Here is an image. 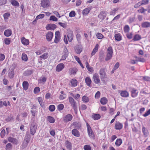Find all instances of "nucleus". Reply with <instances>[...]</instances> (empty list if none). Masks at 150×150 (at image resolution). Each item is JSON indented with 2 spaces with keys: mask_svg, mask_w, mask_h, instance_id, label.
I'll use <instances>...</instances> for the list:
<instances>
[{
  "mask_svg": "<svg viewBox=\"0 0 150 150\" xmlns=\"http://www.w3.org/2000/svg\"><path fill=\"white\" fill-rule=\"evenodd\" d=\"M122 143V139L121 138L117 139L115 142V145L117 146H120Z\"/></svg>",
  "mask_w": 150,
  "mask_h": 150,
  "instance_id": "7c9ffc66",
  "label": "nucleus"
},
{
  "mask_svg": "<svg viewBox=\"0 0 150 150\" xmlns=\"http://www.w3.org/2000/svg\"><path fill=\"white\" fill-rule=\"evenodd\" d=\"M38 100L39 103L40 105L42 107L43 106L44 104L43 102L42 99L41 97H39L38 98Z\"/></svg>",
  "mask_w": 150,
  "mask_h": 150,
  "instance_id": "09e8293b",
  "label": "nucleus"
},
{
  "mask_svg": "<svg viewBox=\"0 0 150 150\" xmlns=\"http://www.w3.org/2000/svg\"><path fill=\"white\" fill-rule=\"evenodd\" d=\"M21 40L22 43L24 45L27 46L29 44V40L26 39L24 37H22L21 39Z\"/></svg>",
  "mask_w": 150,
  "mask_h": 150,
  "instance_id": "aec40b11",
  "label": "nucleus"
},
{
  "mask_svg": "<svg viewBox=\"0 0 150 150\" xmlns=\"http://www.w3.org/2000/svg\"><path fill=\"white\" fill-rule=\"evenodd\" d=\"M11 4L15 6H19V3L16 0H11Z\"/></svg>",
  "mask_w": 150,
  "mask_h": 150,
  "instance_id": "58836bf2",
  "label": "nucleus"
},
{
  "mask_svg": "<svg viewBox=\"0 0 150 150\" xmlns=\"http://www.w3.org/2000/svg\"><path fill=\"white\" fill-rule=\"evenodd\" d=\"M75 50L76 53L79 54L82 51V48L79 46L76 47Z\"/></svg>",
  "mask_w": 150,
  "mask_h": 150,
  "instance_id": "79ce46f5",
  "label": "nucleus"
},
{
  "mask_svg": "<svg viewBox=\"0 0 150 150\" xmlns=\"http://www.w3.org/2000/svg\"><path fill=\"white\" fill-rule=\"evenodd\" d=\"M85 82L87 86L91 87V84L92 82V81L91 79L89 77H87L85 78Z\"/></svg>",
  "mask_w": 150,
  "mask_h": 150,
  "instance_id": "c756f323",
  "label": "nucleus"
},
{
  "mask_svg": "<svg viewBox=\"0 0 150 150\" xmlns=\"http://www.w3.org/2000/svg\"><path fill=\"white\" fill-rule=\"evenodd\" d=\"M83 149L84 150H91V148L89 145H86L83 146Z\"/></svg>",
  "mask_w": 150,
  "mask_h": 150,
  "instance_id": "e2e57ef3",
  "label": "nucleus"
},
{
  "mask_svg": "<svg viewBox=\"0 0 150 150\" xmlns=\"http://www.w3.org/2000/svg\"><path fill=\"white\" fill-rule=\"evenodd\" d=\"M22 86L23 89L25 91L27 90L29 86L28 83L27 81H24L23 83Z\"/></svg>",
  "mask_w": 150,
  "mask_h": 150,
  "instance_id": "473e14b6",
  "label": "nucleus"
},
{
  "mask_svg": "<svg viewBox=\"0 0 150 150\" xmlns=\"http://www.w3.org/2000/svg\"><path fill=\"white\" fill-rule=\"evenodd\" d=\"M118 8H115L110 12V15H114L116 12L118 11Z\"/></svg>",
  "mask_w": 150,
  "mask_h": 150,
  "instance_id": "de8ad7c7",
  "label": "nucleus"
},
{
  "mask_svg": "<svg viewBox=\"0 0 150 150\" xmlns=\"http://www.w3.org/2000/svg\"><path fill=\"white\" fill-rule=\"evenodd\" d=\"M61 36L60 33L59 31H57L55 32L54 42L55 43L57 44L59 42Z\"/></svg>",
  "mask_w": 150,
  "mask_h": 150,
  "instance_id": "6e6552de",
  "label": "nucleus"
},
{
  "mask_svg": "<svg viewBox=\"0 0 150 150\" xmlns=\"http://www.w3.org/2000/svg\"><path fill=\"white\" fill-rule=\"evenodd\" d=\"M123 30L125 33H128L130 30V28L128 25H127L124 27Z\"/></svg>",
  "mask_w": 150,
  "mask_h": 150,
  "instance_id": "c03bdc74",
  "label": "nucleus"
},
{
  "mask_svg": "<svg viewBox=\"0 0 150 150\" xmlns=\"http://www.w3.org/2000/svg\"><path fill=\"white\" fill-rule=\"evenodd\" d=\"M71 133L72 135L76 137H79L80 136V133L79 131L76 129L72 130Z\"/></svg>",
  "mask_w": 150,
  "mask_h": 150,
  "instance_id": "4be33fe9",
  "label": "nucleus"
},
{
  "mask_svg": "<svg viewBox=\"0 0 150 150\" xmlns=\"http://www.w3.org/2000/svg\"><path fill=\"white\" fill-rule=\"evenodd\" d=\"M40 91V89L39 87H37L35 88L34 90V93L36 94L39 93Z\"/></svg>",
  "mask_w": 150,
  "mask_h": 150,
  "instance_id": "052dcab7",
  "label": "nucleus"
},
{
  "mask_svg": "<svg viewBox=\"0 0 150 150\" xmlns=\"http://www.w3.org/2000/svg\"><path fill=\"white\" fill-rule=\"evenodd\" d=\"M4 43L5 44L8 45L10 44L11 42V38H6L4 40Z\"/></svg>",
  "mask_w": 150,
  "mask_h": 150,
  "instance_id": "a18cd8bd",
  "label": "nucleus"
},
{
  "mask_svg": "<svg viewBox=\"0 0 150 150\" xmlns=\"http://www.w3.org/2000/svg\"><path fill=\"white\" fill-rule=\"evenodd\" d=\"M12 145L10 143L7 144L6 147V150H10L12 149Z\"/></svg>",
  "mask_w": 150,
  "mask_h": 150,
  "instance_id": "3c124183",
  "label": "nucleus"
},
{
  "mask_svg": "<svg viewBox=\"0 0 150 150\" xmlns=\"http://www.w3.org/2000/svg\"><path fill=\"white\" fill-rule=\"evenodd\" d=\"M142 131L143 135L144 136L146 137L149 134V132L147 129L144 127H143L142 128Z\"/></svg>",
  "mask_w": 150,
  "mask_h": 150,
  "instance_id": "e433bc0d",
  "label": "nucleus"
},
{
  "mask_svg": "<svg viewBox=\"0 0 150 150\" xmlns=\"http://www.w3.org/2000/svg\"><path fill=\"white\" fill-rule=\"evenodd\" d=\"M5 134L6 132L5 130L4 129H2L1 130L0 133V136L1 137V138H3L4 137Z\"/></svg>",
  "mask_w": 150,
  "mask_h": 150,
  "instance_id": "bf43d9fd",
  "label": "nucleus"
},
{
  "mask_svg": "<svg viewBox=\"0 0 150 150\" xmlns=\"http://www.w3.org/2000/svg\"><path fill=\"white\" fill-rule=\"evenodd\" d=\"M55 109V107L54 105H52L49 106V109L51 112L54 111Z\"/></svg>",
  "mask_w": 150,
  "mask_h": 150,
  "instance_id": "6e6d98bb",
  "label": "nucleus"
},
{
  "mask_svg": "<svg viewBox=\"0 0 150 150\" xmlns=\"http://www.w3.org/2000/svg\"><path fill=\"white\" fill-rule=\"evenodd\" d=\"M37 127L36 123L34 122L31 123L30 127V133L31 135H34L36 133Z\"/></svg>",
  "mask_w": 150,
  "mask_h": 150,
  "instance_id": "20e7f679",
  "label": "nucleus"
},
{
  "mask_svg": "<svg viewBox=\"0 0 150 150\" xmlns=\"http://www.w3.org/2000/svg\"><path fill=\"white\" fill-rule=\"evenodd\" d=\"M101 116L98 114H95L93 115L92 116V117L94 120H97L100 118Z\"/></svg>",
  "mask_w": 150,
  "mask_h": 150,
  "instance_id": "f704fd0d",
  "label": "nucleus"
},
{
  "mask_svg": "<svg viewBox=\"0 0 150 150\" xmlns=\"http://www.w3.org/2000/svg\"><path fill=\"white\" fill-rule=\"evenodd\" d=\"M31 112L32 113V117L33 118H35V116L38 112L37 109L36 108V106L35 105H33L31 108Z\"/></svg>",
  "mask_w": 150,
  "mask_h": 150,
  "instance_id": "ddd939ff",
  "label": "nucleus"
},
{
  "mask_svg": "<svg viewBox=\"0 0 150 150\" xmlns=\"http://www.w3.org/2000/svg\"><path fill=\"white\" fill-rule=\"evenodd\" d=\"M99 73L100 75L101 81L103 83H105V79L107 78V76L105 69L104 68H101L99 71Z\"/></svg>",
  "mask_w": 150,
  "mask_h": 150,
  "instance_id": "f257e3e1",
  "label": "nucleus"
},
{
  "mask_svg": "<svg viewBox=\"0 0 150 150\" xmlns=\"http://www.w3.org/2000/svg\"><path fill=\"white\" fill-rule=\"evenodd\" d=\"M147 11L146 9L144 8L143 7H142L137 10L138 12L140 13H144L145 11Z\"/></svg>",
  "mask_w": 150,
  "mask_h": 150,
  "instance_id": "603ef678",
  "label": "nucleus"
},
{
  "mask_svg": "<svg viewBox=\"0 0 150 150\" xmlns=\"http://www.w3.org/2000/svg\"><path fill=\"white\" fill-rule=\"evenodd\" d=\"M71 75L75 74L77 71V69L75 68H71L69 70Z\"/></svg>",
  "mask_w": 150,
  "mask_h": 150,
  "instance_id": "ea45409f",
  "label": "nucleus"
},
{
  "mask_svg": "<svg viewBox=\"0 0 150 150\" xmlns=\"http://www.w3.org/2000/svg\"><path fill=\"white\" fill-rule=\"evenodd\" d=\"M64 108V105L62 104H60L57 106V109L59 111L62 110Z\"/></svg>",
  "mask_w": 150,
  "mask_h": 150,
  "instance_id": "13d9d810",
  "label": "nucleus"
},
{
  "mask_svg": "<svg viewBox=\"0 0 150 150\" xmlns=\"http://www.w3.org/2000/svg\"><path fill=\"white\" fill-rule=\"evenodd\" d=\"M141 26L143 28H147L150 27V22L148 21L143 22L142 23Z\"/></svg>",
  "mask_w": 150,
  "mask_h": 150,
  "instance_id": "cd10ccee",
  "label": "nucleus"
},
{
  "mask_svg": "<svg viewBox=\"0 0 150 150\" xmlns=\"http://www.w3.org/2000/svg\"><path fill=\"white\" fill-rule=\"evenodd\" d=\"M65 145L67 149L69 150H71L72 146L71 143L69 141H66L65 142Z\"/></svg>",
  "mask_w": 150,
  "mask_h": 150,
  "instance_id": "393cba45",
  "label": "nucleus"
},
{
  "mask_svg": "<svg viewBox=\"0 0 150 150\" xmlns=\"http://www.w3.org/2000/svg\"><path fill=\"white\" fill-rule=\"evenodd\" d=\"M88 134L89 137L93 139H94L95 136L88 122L86 123Z\"/></svg>",
  "mask_w": 150,
  "mask_h": 150,
  "instance_id": "7ed1b4c3",
  "label": "nucleus"
},
{
  "mask_svg": "<svg viewBox=\"0 0 150 150\" xmlns=\"http://www.w3.org/2000/svg\"><path fill=\"white\" fill-rule=\"evenodd\" d=\"M89 100V98L86 96H83L82 97V100L84 103H87Z\"/></svg>",
  "mask_w": 150,
  "mask_h": 150,
  "instance_id": "c9c22d12",
  "label": "nucleus"
},
{
  "mask_svg": "<svg viewBox=\"0 0 150 150\" xmlns=\"http://www.w3.org/2000/svg\"><path fill=\"white\" fill-rule=\"evenodd\" d=\"M67 35L68 41L70 42H71L74 36L72 31L70 30H68Z\"/></svg>",
  "mask_w": 150,
  "mask_h": 150,
  "instance_id": "f8f14e48",
  "label": "nucleus"
},
{
  "mask_svg": "<svg viewBox=\"0 0 150 150\" xmlns=\"http://www.w3.org/2000/svg\"><path fill=\"white\" fill-rule=\"evenodd\" d=\"M106 16V12L105 11H102L98 16V17L102 19H104Z\"/></svg>",
  "mask_w": 150,
  "mask_h": 150,
  "instance_id": "5701e85b",
  "label": "nucleus"
},
{
  "mask_svg": "<svg viewBox=\"0 0 150 150\" xmlns=\"http://www.w3.org/2000/svg\"><path fill=\"white\" fill-rule=\"evenodd\" d=\"M40 4L43 8H47L50 5V0H41Z\"/></svg>",
  "mask_w": 150,
  "mask_h": 150,
  "instance_id": "0eeeda50",
  "label": "nucleus"
},
{
  "mask_svg": "<svg viewBox=\"0 0 150 150\" xmlns=\"http://www.w3.org/2000/svg\"><path fill=\"white\" fill-rule=\"evenodd\" d=\"M99 109L101 110V111L103 112H106L107 110V108L106 106H101Z\"/></svg>",
  "mask_w": 150,
  "mask_h": 150,
  "instance_id": "0e129e2a",
  "label": "nucleus"
},
{
  "mask_svg": "<svg viewBox=\"0 0 150 150\" xmlns=\"http://www.w3.org/2000/svg\"><path fill=\"white\" fill-rule=\"evenodd\" d=\"M14 72L13 71H11L8 74V76L10 79L13 78L14 76Z\"/></svg>",
  "mask_w": 150,
  "mask_h": 150,
  "instance_id": "864d4df0",
  "label": "nucleus"
},
{
  "mask_svg": "<svg viewBox=\"0 0 150 150\" xmlns=\"http://www.w3.org/2000/svg\"><path fill=\"white\" fill-rule=\"evenodd\" d=\"M86 67L87 70L89 72L92 73L94 71L93 68L91 66L88 61H86L85 62Z\"/></svg>",
  "mask_w": 150,
  "mask_h": 150,
  "instance_id": "412c9836",
  "label": "nucleus"
},
{
  "mask_svg": "<svg viewBox=\"0 0 150 150\" xmlns=\"http://www.w3.org/2000/svg\"><path fill=\"white\" fill-rule=\"evenodd\" d=\"M64 65L62 63L58 64L56 67V70L57 71L59 72L61 71L64 68Z\"/></svg>",
  "mask_w": 150,
  "mask_h": 150,
  "instance_id": "6ab92c4d",
  "label": "nucleus"
},
{
  "mask_svg": "<svg viewBox=\"0 0 150 150\" xmlns=\"http://www.w3.org/2000/svg\"><path fill=\"white\" fill-rule=\"evenodd\" d=\"M141 39V35L139 34H137L134 35L132 40L134 41H137L140 40Z\"/></svg>",
  "mask_w": 150,
  "mask_h": 150,
  "instance_id": "bb28decb",
  "label": "nucleus"
},
{
  "mask_svg": "<svg viewBox=\"0 0 150 150\" xmlns=\"http://www.w3.org/2000/svg\"><path fill=\"white\" fill-rule=\"evenodd\" d=\"M8 140L10 142L14 144H17L18 143V140L16 138L11 137L8 138Z\"/></svg>",
  "mask_w": 150,
  "mask_h": 150,
  "instance_id": "a211bd4d",
  "label": "nucleus"
},
{
  "mask_svg": "<svg viewBox=\"0 0 150 150\" xmlns=\"http://www.w3.org/2000/svg\"><path fill=\"white\" fill-rule=\"evenodd\" d=\"M48 57V53H44L42 55H41L40 56V58H41L42 59H45L47 58Z\"/></svg>",
  "mask_w": 150,
  "mask_h": 150,
  "instance_id": "8fccbe9b",
  "label": "nucleus"
},
{
  "mask_svg": "<svg viewBox=\"0 0 150 150\" xmlns=\"http://www.w3.org/2000/svg\"><path fill=\"white\" fill-rule=\"evenodd\" d=\"M149 0H142L140 1L142 5H146L148 4L149 3Z\"/></svg>",
  "mask_w": 150,
  "mask_h": 150,
  "instance_id": "680f3d73",
  "label": "nucleus"
},
{
  "mask_svg": "<svg viewBox=\"0 0 150 150\" xmlns=\"http://www.w3.org/2000/svg\"><path fill=\"white\" fill-rule=\"evenodd\" d=\"M86 105L84 104H82L79 107L80 110H84L87 109Z\"/></svg>",
  "mask_w": 150,
  "mask_h": 150,
  "instance_id": "49530a36",
  "label": "nucleus"
},
{
  "mask_svg": "<svg viewBox=\"0 0 150 150\" xmlns=\"http://www.w3.org/2000/svg\"><path fill=\"white\" fill-rule=\"evenodd\" d=\"M66 95L65 94L60 95L59 97V98L60 100H63L66 98Z\"/></svg>",
  "mask_w": 150,
  "mask_h": 150,
  "instance_id": "69168bd1",
  "label": "nucleus"
},
{
  "mask_svg": "<svg viewBox=\"0 0 150 150\" xmlns=\"http://www.w3.org/2000/svg\"><path fill=\"white\" fill-rule=\"evenodd\" d=\"M123 125L120 122H116L115 125V128L116 130H120L122 128Z\"/></svg>",
  "mask_w": 150,
  "mask_h": 150,
  "instance_id": "f3484780",
  "label": "nucleus"
},
{
  "mask_svg": "<svg viewBox=\"0 0 150 150\" xmlns=\"http://www.w3.org/2000/svg\"><path fill=\"white\" fill-rule=\"evenodd\" d=\"M78 84L77 80L75 79H73L70 81V85L72 87L76 86Z\"/></svg>",
  "mask_w": 150,
  "mask_h": 150,
  "instance_id": "2eb2a0df",
  "label": "nucleus"
},
{
  "mask_svg": "<svg viewBox=\"0 0 150 150\" xmlns=\"http://www.w3.org/2000/svg\"><path fill=\"white\" fill-rule=\"evenodd\" d=\"M69 102L71 104V106L73 108L74 111L76 112L77 110V105L76 102L75 101L73 98L71 97H69Z\"/></svg>",
  "mask_w": 150,
  "mask_h": 150,
  "instance_id": "39448f33",
  "label": "nucleus"
},
{
  "mask_svg": "<svg viewBox=\"0 0 150 150\" xmlns=\"http://www.w3.org/2000/svg\"><path fill=\"white\" fill-rule=\"evenodd\" d=\"M108 102L107 99L105 97L101 98L100 100V103L102 105H105Z\"/></svg>",
  "mask_w": 150,
  "mask_h": 150,
  "instance_id": "4c0bfd02",
  "label": "nucleus"
},
{
  "mask_svg": "<svg viewBox=\"0 0 150 150\" xmlns=\"http://www.w3.org/2000/svg\"><path fill=\"white\" fill-rule=\"evenodd\" d=\"M96 36L97 38L99 39H101L103 38L104 36L100 33H97L96 35Z\"/></svg>",
  "mask_w": 150,
  "mask_h": 150,
  "instance_id": "5fc2aeb1",
  "label": "nucleus"
},
{
  "mask_svg": "<svg viewBox=\"0 0 150 150\" xmlns=\"http://www.w3.org/2000/svg\"><path fill=\"white\" fill-rule=\"evenodd\" d=\"M100 96V91H97L96 93L95 97L96 99H98L99 98Z\"/></svg>",
  "mask_w": 150,
  "mask_h": 150,
  "instance_id": "774afa93",
  "label": "nucleus"
},
{
  "mask_svg": "<svg viewBox=\"0 0 150 150\" xmlns=\"http://www.w3.org/2000/svg\"><path fill=\"white\" fill-rule=\"evenodd\" d=\"M130 93L131 97L134 98L138 96L139 91L137 89L134 88H132L130 91Z\"/></svg>",
  "mask_w": 150,
  "mask_h": 150,
  "instance_id": "1a4fd4ad",
  "label": "nucleus"
},
{
  "mask_svg": "<svg viewBox=\"0 0 150 150\" xmlns=\"http://www.w3.org/2000/svg\"><path fill=\"white\" fill-rule=\"evenodd\" d=\"M50 20L54 21H57L58 19L54 16H50Z\"/></svg>",
  "mask_w": 150,
  "mask_h": 150,
  "instance_id": "338daca9",
  "label": "nucleus"
},
{
  "mask_svg": "<svg viewBox=\"0 0 150 150\" xmlns=\"http://www.w3.org/2000/svg\"><path fill=\"white\" fill-rule=\"evenodd\" d=\"M107 51L108 53L105 58V60L106 61L109 60L112 57L113 51L111 46H110L108 48Z\"/></svg>",
  "mask_w": 150,
  "mask_h": 150,
  "instance_id": "f03ea898",
  "label": "nucleus"
},
{
  "mask_svg": "<svg viewBox=\"0 0 150 150\" xmlns=\"http://www.w3.org/2000/svg\"><path fill=\"white\" fill-rule=\"evenodd\" d=\"M119 92L120 93V96L124 98H127L129 96V93L126 91H119Z\"/></svg>",
  "mask_w": 150,
  "mask_h": 150,
  "instance_id": "dca6fc26",
  "label": "nucleus"
},
{
  "mask_svg": "<svg viewBox=\"0 0 150 150\" xmlns=\"http://www.w3.org/2000/svg\"><path fill=\"white\" fill-rule=\"evenodd\" d=\"M99 45L98 44H96L93 49L92 52L91 54V56L92 57L98 51V49Z\"/></svg>",
  "mask_w": 150,
  "mask_h": 150,
  "instance_id": "b1692460",
  "label": "nucleus"
},
{
  "mask_svg": "<svg viewBox=\"0 0 150 150\" xmlns=\"http://www.w3.org/2000/svg\"><path fill=\"white\" fill-rule=\"evenodd\" d=\"M12 34V31L10 29H7L6 30L4 33L5 36L6 37L10 36Z\"/></svg>",
  "mask_w": 150,
  "mask_h": 150,
  "instance_id": "c85d7f7f",
  "label": "nucleus"
},
{
  "mask_svg": "<svg viewBox=\"0 0 150 150\" xmlns=\"http://www.w3.org/2000/svg\"><path fill=\"white\" fill-rule=\"evenodd\" d=\"M10 16V14L9 13H7L4 14L3 16L5 20H7Z\"/></svg>",
  "mask_w": 150,
  "mask_h": 150,
  "instance_id": "4d7b16f0",
  "label": "nucleus"
},
{
  "mask_svg": "<svg viewBox=\"0 0 150 150\" xmlns=\"http://www.w3.org/2000/svg\"><path fill=\"white\" fill-rule=\"evenodd\" d=\"M114 37L115 40L117 41H120L122 39L121 35L119 33H117V34H115Z\"/></svg>",
  "mask_w": 150,
  "mask_h": 150,
  "instance_id": "a878e982",
  "label": "nucleus"
},
{
  "mask_svg": "<svg viewBox=\"0 0 150 150\" xmlns=\"http://www.w3.org/2000/svg\"><path fill=\"white\" fill-rule=\"evenodd\" d=\"M92 79L95 84L98 85L100 84V80L98 75L97 73H96L93 74Z\"/></svg>",
  "mask_w": 150,
  "mask_h": 150,
  "instance_id": "423d86ee",
  "label": "nucleus"
},
{
  "mask_svg": "<svg viewBox=\"0 0 150 150\" xmlns=\"http://www.w3.org/2000/svg\"><path fill=\"white\" fill-rule=\"evenodd\" d=\"M47 120L51 123H53L55 122V119L54 117L51 116H48L47 117Z\"/></svg>",
  "mask_w": 150,
  "mask_h": 150,
  "instance_id": "a19ab883",
  "label": "nucleus"
},
{
  "mask_svg": "<svg viewBox=\"0 0 150 150\" xmlns=\"http://www.w3.org/2000/svg\"><path fill=\"white\" fill-rule=\"evenodd\" d=\"M53 36V33L52 32L50 31L47 33L46 35V38L48 41H51Z\"/></svg>",
  "mask_w": 150,
  "mask_h": 150,
  "instance_id": "4468645a",
  "label": "nucleus"
},
{
  "mask_svg": "<svg viewBox=\"0 0 150 150\" xmlns=\"http://www.w3.org/2000/svg\"><path fill=\"white\" fill-rule=\"evenodd\" d=\"M91 9L90 8H85L82 11L83 14L84 16L87 15L90 12Z\"/></svg>",
  "mask_w": 150,
  "mask_h": 150,
  "instance_id": "2f4dec72",
  "label": "nucleus"
},
{
  "mask_svg": "<svg viewBox=\"0 0 150 150\" xmlns=\"http://www.w3.org/2000/svg\"><path fill=\"white\" fill-rule=\"evenodd\" d=\"M69 54V52L67 48L65 47L64 48V50L62 52V55L61 59L65 60Z\"/></svg>",
  "mask_w": 150,
  "mask_h": 150,
  "instance_id": "9b49d317",
  "label": "nucleus"
},
{
  "mask_svg": "<svg viewBox=\"0 0 150 150\" xmlns=\"http://www.w3.org/2000/svg\"><path fill=\"white\" fill-rule=\"evenodd\" d=\"M56 25L54 24H49L46 26V29L47 30H50L53 29V28H56Z\"/></svg>",
  "mask_w": 150,
  "mask_h": 150,
  "instance_id": "72a5a7b5",
  "label": "nucleus"
},
{
  "mask_svg": "<svg viewBox=\"0 0 150 150\" xmlns=\"http://www.w3.org/2000/svg\"><path fill=\"white\" fill-rule=\"evenodd\" d=\"M73 116L71 114H67L65 115L63 118L64 121L65 122H67L72 120Z\"/></svg>",
  "mask_w": 150,
  "mask_h": 150,
  "instance_id": "9d476101",
  "label": "nucleus"
},
{
  "mask_svg": "<svg viewBox=\"0 0 150 150\" xmlns=\"http://www.w3.org/2000/svg\"><path fill=\"white\" fill-rule=\"evenodd\" d=\"M21 57L22 60L24 62H26L28 60L27 56L25 53H22Z\"/></svg>",
  "mask_w": 150,
  "mask_h": 150,
  "instance_id": "37998d69",
  "label": "nucleus"
}]
</instances>
